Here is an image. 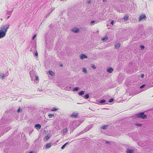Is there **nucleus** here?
Here are the masks:
<instances>
[{"label":"nucleus","instance_id":"nucleus-1","mask_svg":"<svg viewBox=\"0 0 153 153\" xmlns=\"http://www.w3.org/2000/svg\"><path fill=\"white\" fill-rule=\"evenodd\" d=\"M9 24L2 25L0 27V39L4 37L6 35L7 29L9 28Z\"/></svg>","mask_w":153,"mask_h":153},{"label":"nucleus","instance_id":"nucleus-2","mask_svg":"<svg viewBox=\"0 0 153 153\" xmlns=\"http://www.w3.org/2000/svg\"><path fill=\"white\" fill-rule=\"evenodd\" d=\"M136 116L138 118H142L143 119H144L147 117L146 115L144 114V112H141L136 114Z\"/></svg>","mask_w":153,"mask_h":153},{"label":"nucleus","instance_id":"nucleus-3","mask_svg":"<svg viewBox=\"0 0 153 153\" xmlns=\"http://www.w3.org/2000/svg\"><path fill=\"white\" fill-rule=\"evenodd\" d=\"M30 74L31 80L34 81L35 80V77H36V76L35 72L33 71H30Z\"/></svg>","mask_w":153,"mask_h":153},{"label":"nucleus","instance_id":"nucleus-4","mask_svg":"<svg viewBox=\"0 0 153 153\" xmlns=\"http://www.w3.org/2000/svg\"><path fill=\"white\" fill-rule=\"evenodd\" d=\"M146 18V17L145 15L142 14L140 16L138 21L139 22H140L143 20H145Z\"/></svg>","mask_w":153,"mask_h":153},{"label":"nucleus","instance_id":"nucleus-5","mask_svg":"<svg viewBox=\"0 0 153 153\" xmlns=\"http://www.w3.org/2000/svg\"><path fill=\"white\" fill-rule=\"evenodd\" d=\"M133 68L132 70H131L130 71V73L132 74L134 72L138 70V68L136 66H134L133 65Z\"/></svg>","mask_w":153,"mask_h":153},{"label":"nucleus","instance_id":"nucleus-6","mask_svg":"<svg viewBox=\"0 0 153 153\" xmlns=\"http://www.w3.org/2000/svg\"><path fill=\"white\" fill-rule=\"evenodd\" d=\"M41 127V125L39 124H36L35 125V128L37 130H39L40 129Z\"/></svg>","mask_w":153,"mask_h":153},{"label":"nucleus","instance_id":"nucleus-7","mask_svg":"<svg viewBox=\"0 0 153 153\" xmlns=\"http://www.w3.org/2000/svg\"><path fill=\"white\" fill-rule=\"evenodd\" d=\"M78 114H79L78 113H73L71 115V116L72 117L76 118L78 116Z\"/></svg>","mask_w":153,"mask_h":153},{"label":"nucleus","instance_id":"nucleus-8","mask_svg":"<svg viewBox=\"0 0 153 153\" xmlns=\"http://www.w3.org/2000/svg\"><path fill=\"white\" fill-rule=\"evenodd\" d=\"M113 69L112 68H108L107 70V71L109 73H111L113 71Z\"/></svg>","mask_w":153,"mask_h":153},{"label":"nucleus","instance_id":"nucleus-9","mask_svg":"<svg viewBox=\"0 0 153 153\" xmlns=\"http://www.w3.org/2000/svg\"><path fill=\"white\" fill-rule=\"evenodd\" d=\"M143 88H144V89L143 90L144 91H145L148 88L147 87V86H146L144 84L142 85L140 87V88L141 89Z\"/></svg>","mask_w":153,"mask_h":153},{"label":"nucleus","instance_id":"nucleus-10","mask_svg":"<svg viewBox=\"0 0 153 153\" xmlns=\"http://www.w3.org/2000/svg\"><path fill=\"white\" fill-rule=\"evenodd\" d=\"M126 152L127 153H134V152L132 149H127L126 150Z\"/></svg>","mask_w":153,"mask_h":153},{"label":"nucleus","instance_id":"nucleus-11","mask_svg":"<svg viewBox=\"0 0 153 153\" xmlns=\"http://www.w3.org/2000/svg\"><path fill=\"white\" fill-rule=\"evenodd\" d=\"M80 58L81 59H83L87 58L88 57L86 55L83 54H82L81 55Z\"/></svg>","mask_w":153,"mask_h":153},{"label":"nucleus","instance_id":"nucleus-12","mask_svg":"<svg viewBox=\"0 0 153 153\" xmlns=\"http://www.w3.org/2000/svg\"><path fill=\"white\" fill-rule=\"evenodd\" d=\"M120 46V43H118L116 44L115 45V48L116 49H118Z\"/></svg>","mask_w":153,"mask_h":153},{"label":"nucleus","instance_id":"nucleus-13","mask_svg":"<svg viewBox=\"0 0 153 153\" xmlns=\"http://www.w3.org/2000/svg\"><path fill=\"white\" fill-rule=\"evenodd\" d=\"M51 137V136L49 135V136L47 135L44 138V140L45 141H47L48 139H49Z\"/></svg>","mask_w":153,"mask_h":153},{"label":"nucleus","instance_id":"nucleus-14","mask_svg":"<svg viewBox=\"0 0 153 153\" xmlns=\"http://www.w3.org/2000/svg\"><path fill=\"white\" fill-rule=\"evenodd\" d=\"M51 146V143H48L46 145V147L47 148H50Z\"/></svg>","mask_w":153,"mask_h":153},{"label":"nucleus","instance_id":"nucleus-15","mask_svg":"<svg viewBox=\"0 0 153 153\" xmlns=\"http://www.w3.org/2000/svg\"><path fill=\"white\" fill-rule=\"evenodd\" d=\"M68 130V129L67 128H65L64 129H63L62 131V132L63 134H65L67 132Z\"/></svg>","mask_w":153,"mask_h":153},{"label":"nucleus","instance_id":"nucleus-16","mask_svg":"<svg viewBox=\"0 0 153 153\" xmlns=\"http://www.w3.org/2000/svg\"><path fill=\"white\" fill-rule=\"evenodd\" d=\"M108 126L107 125H104V126H101V128H102L104 130H105L108 128Z\"/></svg>","mask_w":153,"mask_h":153},{"label":"nucleus","instance_id":"nucleus-17","mask_svg":"<svg viewBox=\"0 0 153 153\" xmlns=\"http://www.w3.org/2000/svg\"><path fill=\"white\" fill-rule=\"evenodd\" d=\"M91 128V126H88L85 129L86 131H88Z\"/></svg>","mask_w":153,"mask_h":153},{"label":"nucleus","instance_id":"nucleus-18","mask_svg":"<svg viewBox=\"0 0 153 153\" xmlns=\"http://www.w3.org/2000/svg\"><path fill=\"white\" fill-rule=\"evenodd\" d=\"M86 132H87V131L85 130V129H84L81 132H80V133H79L78 134V135H80Z\"/></svg>","mask_w":153,"mask_h":153},{"label":"nucleus","instance_id":"nucleus-19","mask_svg":"<svg viewBox=\"0 0 153 153\" xmlns=\"http://www.w3.org/2000/svg\"><path fill=\"white\" fill-rule=\"evenodd\" d=\"M86 132H87V131L85 130V129H84L81 132H80V133H79L78 134V135H80Z\"/></svg>","mask_w":153,"mask_h":153},{"label":"nucleus","instance_id":"nucleus-20","mask_svg":"<svg viewBox=\"0 0 153 153\" xmlns=\"http://www.w3.org/2000/svg\"><path fill=\"white\" fill-rule=\"evenodd\" d=\"M86 132H87V131L85 130V129H84L81 132H80V133H79L78 134V135H80Z\"/></svg>","mask_w":153,"mask_h":153},{"label":"nucleus","instance_id":"nucleus-21","mask_svg":"<svg viewBox=\"0 0 153 153\" xmlns=\"http://www.w3.org/2000/svg\"><path fill=\"white\" fill-rule=\"evenodd\" d=\"M98 22L97 21H91V23L92 25H94L95 24L97 23Z\"/></svg>","mask_w":153,"mask_h":153},{"label":"nucleus","instance_id":"nucleus-22","mask_svg":"<svg viewBox=\"0 0 153 153\" xmlns=\"http://www.w3.org/2000/svg\"><path fill=\"white\" fill-rule=\"evenodd\" d=\"M129 16L128 15L125 16L123 17L124 21H126L128 19Z\"/></svg>","mask_w":153,"mask_h":153},{"label":"nucleus","instance_id":"nucleus-23","mask_svg":"<svg viewBox=\"0 0 153 153\" xmlns=\"http://www.w3.org/2000/svg\"><path fill=\"white\" fill-rule=\"evenodd\" d=\"M49 74L52 76H54V73L52 71H49L48 72Z\"/></svg>","mask_w":153,"mask_h":153},{"label":"nucleus","instance_id":"nucleus-24","mask_svg":"<svg viewBox=\"0 0 153 153\" xmlns=\"http://www.w3.org/2000/svg\"><path fill=\"white\" fill-rule=\"evenodd\" d=\"M73 31L75 33H77L79 32V30L77 29H74L73 30Z\"/></svg>","mask_w":153,"mask_h":153},{"label":"nucleus","instance_id":"nucleus-25","mask_svg":"<svg viewBox=\"0 0 153 153\" xmlns=\"http://www.w3.org/2000/svg\"><path fill=\"white\" fill-rule=\"evenodd\" d=\"M1 78L2 79H4L5 76H8V75H5L4 74H1Z\"/></svg>","mask_w":153,"mask_h":153},{"label":"nucleus","instance_id":"nucleus-26","mask_svg":"<svg viewBox=\"0 0 153 153\" xmlns=\"http://www.w3.org/2000/svg\"><path fill=\"white\" fill-rule=\"evenodd\" d=\"M68 143V142H67L64 145H63L62 147H61V149H64V148H65V146H66Z\"/></svg>","mask_w":153,"mask_h":153},{"label":"nucleus","instance_id":"nucleus-27","mask_svg":"<svg viewBox=\"0 0 153 153\" xmlns=\"http://www.w3.org/2000/svg\"><path fill=\"white\" fill-rule=\"evenodd\" d=\"M84 98L87 99L89 97V95L88 94H87L84 96Z\"/></svg>","mask_w":153,"mask_h":153},{"label":"nucleus","instance_id":"nucleus-28","mask_svg":"<svg viewBox=\"0 0 153 153\" xmlns=\"http://www.w3.org/2000/svg\"><path fill=\"white\" fill-rule=\"evenodd\" d=\"M84 91H81L79 92L78 94L79 95H82L84 94Z\"/></svg>","mask_w":153,"mask_h":153},{"label":"nucleus","instance_id":"nucleus-29","mask_svg":"<svg viewBox=\"0 0 153 153\" xmlns=\"http://www.w3.org/2000/svg\"><path fill=\"white\" fill-rule=\"evenodd\" d=\"M48 116L50 118H51L53 117H54V114H48Z\"/></svg>","mask_w":153,"mask_h":153},{"label":"nucleus","instance_id":"nucleus-30","mask_svg":"<svg viewBox=\"0 0 153 153\" xmlns=\"http://www.w3.org/2000/svg\"><path fill=\"white\" fill-rule=\"evenodd\" d=\"M108 37H103L102 38V40L103 41H106V40H107L108 39Z\"/></svg>","mask_w":153,"mask_h":153},{"label":"nucleus","instance_id":"nucleus-31","mask_svg":"<svg viewBox=\"0 0 153 153\" xmlns=\"http://www.w3.org/2000/svg\"><path fill=\"white\" fill-rule=\"evenodd\" d=\"M106 101L105 100H101L99 102L101 103H104Z\"/></svg>","mask_w":153,"mask_h":153},{"label":"nucleus","instance_id":"nucleus-32","mask_svg":"<svg viewBox=\"0 0 153 153\" xmlns=\"http://www.w3.org/2000/svg\"><path fill=\"white\" fill-rule=\"evenodd\" d=\"M83 71L85 74H87L88 73L86 69L85 68H84L83 69Z\"/></svg>","mask_w":153,"mask_h":153},{"label":"nucleus","instance_id":"nucleus-33","mask_svg":"<svg viewBox=\"0 0 153 153\" xmlns=\"http://www.w3.org/2000/svg\"><path fill=\"white\" fill-rule=\"evenodd\" d=\"M79 90V88L78 87L75 88L73 89V91H77Z\"/></svg>","mask_w":153,"mask_h":153},{"label":"nucleus","instance_id":"nucleus-34","mask_svg":"<svg viewBox=\"0 0 153 153\" xmlns=\"http://www.w3.org/2000/svg\"><path fill=\"white\" fill-rule=\"evenodd\" d=\"M47 35H46L45 36V39L46 42L47 43V42H48L49 41L48 40V39L47 38Z\"/></svg>","mask_w":153,"mask_h":153},{"label":"nucleus","instance_id":"nucleus-35","mask_svg":"<svg viewBox=\"0 0 153 153\" xmlns=\"http://www.w3.org/2000/svg\"><path fill=\"white\" fill-rule=\"evenodd\" d=\"M133 68V66L132 65H131V67L130 66L129 69V72L128 73H130V71L131 70H132Z\"/></svg>","mask_w":153,"mask_h":153},{"label":"nucleus","instance_id":"nucleus-36","mask_svg":"<svg viewBox=\"0 0 153 153\" xmlns=\"http://www.w3.org/2000/svg\"><path fill=\"white\" fill-rule=\"evenodd\" d=\"M58 110V109L55 108H53L51 109V111H56Z\"/></svg>","mask_w":153,"mask_h":153},{"label":"nucleus","instance_id":"nucleus-37","mask_svg":"<svg viewBox=\"0 0 153 153\" xmlns=\"http://www.w3.org/2000/svg\"><path fill=\"white\" fill-rule=\"evenodd\" d=\"M12 11H12H8L7 10V14L9 15H10L11 14Z\"/></svg>","mask_w":153,"mask_h":153},{"label":"nucleus","instance_id":"nucleus-38","mask_svg":"<svg viewBox=\"0 0 153 153\" xmlns=\"http://www.w3.org/2000/svg\"><path fill=\"white\" fill-rule=\"evenodd\" d=\"M114 101V99L113 98H111L109 100V102H112Z\"/></svg>","mask_w":153,"mask_h":153},{"label":"nucleus","instance_id":"nucleus-39","mask_svg":"<svg viewBox=\"0 0 153 153\" xmlns=\"http://www.w3.org/2000/svg\"><path fill=\"white\" fill-rule=\"evenodd\" d=\"M91 67L94 69H96V68L94 65H92Z\"/></svg>","mask_w":153,"mask_h":153},{"label":"nucleus","instance_id":"nucleus-40","mask_svg":"<svg viewBox=\"0 0 153 153\" xmlns=\"http://www.w3.org/2000/svg\"><path fill=\"white\" fill-rule=\"evenodd\" d=\"M140 47L141 48V49L142 50H143V49L144 48V46L143 45H141L140 46Z\"/></svg>","mask_w":153,"mask_h":153},{"label":"nucleus","instance_id":"nucleus-41","mask_svg":"<svg viewBox=\"0 0 153 153\" xmlns=\"http://www.w3.org/2000/svg\"><path fill=\"white\" fill-rule=\"evenodd\" d=\"M34 56H38V53L37 51H36V52L35 53Z\"/></svg>","mask_w":153,"mask_h":153},{"label":"nucleus","instance_id":"nucleus-42","mask_svg":"<svg viewBox=\"0 0 153 153\" xmlns=\"http://www.w3.org/2000/svg\"><path fill=\"white\" fill-rule=\"evenodd\" d=\"M136 125L139 126H141L142 124H141L136 123Z\"/></svg>","mask_w":153,"mask_h":153},{"label":"nucleus","instance_id":"nucleus-43","mask_svg":"<svg viewBox=\"0 0 153 153\" xmlns=\"http://www.w3.org/2000/svg\"><path fill=\"white\" fill-rule=\"evenodd\" d=\"M114 22H114V20H112L111 22V24L112 25H113L114 24Z\"/></svg>","mask_w":153,"mask_h":153},{"label":"nucleus","instance_id":"nucleus-44","mask_svg":"<svg viewBox=\"0 0 153 153\" xmlns=\"http://www.w3.org/2000/svg\"><path fill=\"white\" fill-rule=\"evenodd\" d=\"M36 36V34L34 35L32 37V39L33 40Z\"/></svg>","mask_w":153,"mask_h":153},{"label":"nucleus","instance_id":"nucleus-45","mask_svg":"<svg viewBox=\"0 0 153 153\" xmlns=\"http://www.w3.org/2000/svg\"><path fill=\"white\" fill-rule=\"evenodd\" d=\"M39 79V77L36 76V77H35V80L36 81L38 80Z\"/></svg>","mask_w":153,"mask_h":153},{"label":"nucleus","instance_id":"nucleus-46","mask_svg":"<svg viewBox=\"0 0 153 153\" xmlns=\"http://www.w3.org/2000/svg\"><path fill=\"white\" fill-rule=\"evenodd\" d=\"M22 111L21 110V108H18V110H17V112L18 113H19L20 112V111Z\"/></svg>","mask_w":153,"mask_h":153},{"label":"nucleus","instance_id":"nucleus-47","mask_svg":"<svg viewBox=\"0 0 153 153\" xmlns=\"http://www.w3.org/2000/svg\"><path fill=\"white\" fill-rule=\"evenodd\" d=\"M28 153H36V152L34 151H31L29 152Z\"/></svg>","mask_w":153,"mask_h":153},{"label":"nucleus","instance_id":"nucleus-48","mask_svg":"<svg viewBox=\"0 0 153 153\" xmlns=\"http://www.w3.org/2000/svg\"><path fill=\"white\" fill-rule=\"evenodd\" d=\"M141 76L142 78H143L144 76V74H141Z\"/></svg>","mask_w":153,"mask_h":153},{"label":"nucleus","instance_id":"nucleus-49","mask_svg":"<svg viewBox=\"0 0 153 153\" xmlns=\"http://www.w3.org/2000/svg\"><path fill=\"white\" fill-rule=\"evenodd\" d=\"M50 13H48V14H47V16H46V18H47V16H49V15H50Z\"/></svg>","mask_w":153,"mask_h":153},{"label":"nucleus","instance_id":"nucleus-50","mask_svg":"<svg viewBox=\"0 0 153 153\" xmlns=\"http://www.w3.org/2000/svg\"><path fill=\"white\" fill-rule=\"evenodd\" d=\"M54 9V8H52V9L51 10V13Z\"/></svg>","mask_w":153,"mask_h":153},{"label":"nucleus","instance_id":"nucleus-51","mask_svg":"<svg viewBox=\"0 0 153 153\" xmlns=\"http://www.w3.org/2000/svg\"><path fill=\"white\" fill-rule=\"evenodd\" d=\"M87 3H88V4H90L91 3V1L90 0H89V1H87Z\"/></svg>","mask_w":153,"mask_h":153},{"label":"nucleus","instance_id":"nucleus-52","mask_svg":"<svg viewBox=\"0 0 153 153\" xmlns=\"http://www.w3.org/2000/svg\"><path fill=\"white\" fill-rule=\"evenodd\" d=\"M107 0H102V1L103 2H106L107 1Z\"/></svg>","mask_w":153,"mask_h":153},{"label":"nucleus","instance_id":"nucleus-53","mask_svg":"<svg viewBox=\"0 0 153 153\" xmlns=\"http://www.w3.org/2000/svg\"><path fill=\"white\" fill-rule=\"evenodd\" d=\"M37 91H41L40 89V88H38L37 89Z\"/></svg>","mask_w":153,"mask_h":153},{"label":"nucleus","instance_id":"nucleus-54","mask_svg":"<svg viewBox=\"0 0 153 153\" xmlns=\"http://www.w3.org/2000/svg\"><path fill=\"white\" fill-rule=\"evenodd\" d=\"M36 48V45H35L34 46V48Z\"/></svg>","mask_w":153,"mask_h":153},{"label":"nucleus","instance_id":"nucleus-55","mask_svg":"<svg viewBox=\"0 0 153 153\" xmlns=\"http://www.w3.org/2000/svg\"><path fill=\"white\" fill-rule=\"evenodd\" d=\"M9 17H10V16H8V17H7V19H8Z\"/></svg>","mask_w":153,"mask_h":153},{"label":"nucleus","instance_id":"nucleus-56","mask_svg":"<svg viewBox=\"0 0 153 153\" xmlns=\"http://www.w3.org/2000/svg\"><path fill=\"white\" fill-rule=\"evenodd\" d=\"M32 51L31 50V48H30V51Z\"/></svg>","mask_w":153,"mask_h":153},{"label":"nucleus","instance_id":"nucleus-57","mask_svg":"<svg viewBox=\"0 0 153 153\" xmlns=\"http://www.w3.org/2000/svg\"><path fill=\"white\" fill-rule=\"evenodd\" d=\"M120 12H123L122 11H120Z\"/></svg>","mask_w":153,"mask_h":153},{"label":"nucleus","instance_id":"nucleus-58","mask_svg":"<svg viewBox=\"0 0 153 153\" xmlns=\"http://www.w3.org/2000/svg\"><path fill=\"white\" fill-rule=\"evenodd\" d=\"M61 66H62V65H61Z\"/></svg>","mask_w":153,"mask_h":153},{"label":"nucleus","instance_id":"nucleus-59","mask_svg":"<svg viewBox=\"0 0 153 153\" xmlns=\"http://www.w3.org/2000/svg\"><path fill=\"white\" fill-rule=\"evenodd\" d=\"M99 32V31H97V32Z\"/></svg>","mask_w":153,"mask_h":153},{"label":"nucleus","instance_id":"nucleus-60","mask_svg":"<svg viewBox=\"0 0 153 153\" xmlns=\"http://www.w3.org/2000/svg\"><path fill=\"white\" fill-rule=\"evenodd\" d=\"M150 1L151 0H149Z\"/></svg>","mask_w":153,"mask_h":153}]
</instances>
